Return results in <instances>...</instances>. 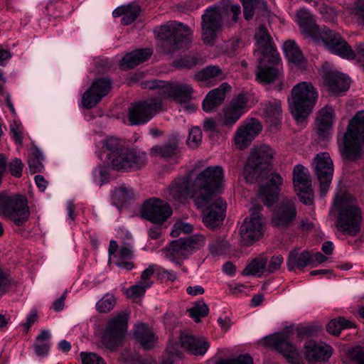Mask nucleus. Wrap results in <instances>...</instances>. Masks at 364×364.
<instances>
[{
  "label": "nucleus",
  "mask_w": 364,
  "mask_h": 364,
  "mask_svg": "<svg viewBox=\"0 0 364 364\" xmlns=\"http://www.w3.org/2000/svg\"><path fill=\"white\" fill-rule=\"evenodd\" d=\"M205 62V58L199 53L191 55H186L178 60H174L173 65L179 69H191L197 65H202Z\"/></svg>",
  "instance_id": "obj_44"
},
{
  "label": "nucleus",
  "mask_w": 364,
  "mask_h": 364,
  "mask_svg": "<svg viewBox=\"0 0 364 364\" xmlns=\"http://www.w3.org/2000/svg\"><path fill=\"white\" fill-rule=\"evenodd\" d=\"M244 9V17L247 21L252 18L255 9L259 6H264L262 0H241Z\"/></svg>",
  "instance_id": "obj_52"
},
{
  "label": "nucleus",
  "mask_w": 364,
  "mask_h": 364,
  "mask_svg": "<svg viewBox=\"0 0 364 364\" xmlns=\"http://www.w3.org/2000/svg\"><path fill=\"white\" fill-rule=\"evenodd\" d=\"M0 215L9 218L17 226L23 225L30 216L26 197L20 194H0Z\"/></svg>",
  "instance_id": "obj_9"
},
{
  "label": "nucleus",
  "mask_w": 364,
  "mask_h": 364,
  "mask_svg": "<svg viewBox=\"0 0 364 364\" xmlns=\"http://www.w3.org/2000/svg\"><path fill=\"white\" fill-rule=\"evenodd\" d=\"M287 265L289 271L294 270L296 267L301 269L310 264V252L303 251L298 254L296 250L291 251L287 260Z\"/></svg>",
  "instance_id": "obj_41"
},
{
  "label": "nucleus",
  "mask_w": 364,
  "mask_h": 364,
  "mask_svg": "<svg viewBox=\"0 0 364 364\" xmlns=\"http://www.w3.org/2000/svg\"><path fill=\"white\" fill-rule=\"evenodd\" d=\"M152 55L150 48L136 49L125 55L119 63L123 70L132 69L146 61Z\"/></svg>",
  "instance_id": "obj_36"
},
{
  "label": "nucleus",
  "mask_w": 364,
  "mask_h": 364,
  "mask_svg": "<svg viewBox=\"0 0 364 364\" xmlns=\"http://www.w3.org/2000/svg\"><path fill=\"white\" fill-rule=\"evenodd\" d=\"M282 48L289 61L299 67H301L304 65L305 58L300 48L294 41H286L283 44Z\"/></svg>",
  "instance_id": "obj_39"
},
{
  "label": "nucleus",
  "mask_w": 364,
  "mask_h": 364,
  "mask_svg": "<svg viewBox=\"0 0 364 364\" xmlns=\"http://www.w3.org/2000/svg\"><path fill=\"white\" fill-rule=\"evenodd\" d=\"M151 284L148 282H141L138 284L133 285L127 290L129 296L139 297L145 294L146 289L150 287Z\"/></svg>",
  "instance_id": "obj_56"
},
{
  "label": "nucleus",
  "mask_w": 364,
  "mask_h": 364,
  "mask_svg": "<svg viewBox=\"0 0 364 364\" xmlns=\"http://www.w3.org/2000/svg\"><path fill=\"white\" fill-rule=\"evenodd\" d=\"M267 61L270 63L269 66L259 65L257 68L256 80L259 83L269 84L272 82L279 75L277 65L279 60L275 63L271 61V58H267Z\"/></svg>",
  "instance_id": "obj_38"
},
{
  "label": "nucleus",
  "mask_w": 364,
  "mask_h": 364,
  "mask_svg": "<svg viewBox=\"0 0 364 364\" xmlns=\"http://www.w3.org/2000/svg\"><path fill=\"white\" fill-rule=\"evenodd\" d=\"M10 280L8 275L0 269V296L8 291Z\"/></svg>",
  "instance_id": "obj_64"
},
{
  "label": "nucleus",
  "mask_w": 364,
  "mask_h": 364,
  "mask_svg": "<svg viewBox=\"0 0 364 364\" xmlns=\"http://www.w3.org/2000/svg\"><path fill=\"white\" fill-rule=\"evenodd\" d=\"M141 214L152 223L162 225L171 215L172 209L165 201L152 198L144 203Z\"/></svg>",
  "instance_id": "obj_17"
},
{
  "label": "nucleus",
  "mask_w": 364,
  "mask_h": 364,
  "mask_svg": "<svg viewBox=\"0 0 364 364\" xmlns=\"http://www.w3.org/2000/svg\"><path fill=\"white\" fill-rule=\"evenodd\" d=\"M183 353L178 349V344L170 343L162 357L161 364H180Z\"/></svg>",
  "instance_id": "obj_47"
},
{
  "label": "nucleus",
  "mask_w": 364,
  "mask_h": 364,
  "mask_svg": "<svg viewBox=\"0 0 364 364\" xmlns=\"http://www.w3.org/2000/svg\"><path fill=\"white\" fill-rule=\"evenodd\" d=\"M257 51L261 54L259 63H262L266 58H271V61L275 63L280 60L279 53L273 43L272 38L267 28L260 25L255 34Z\"/></svg>",
  "instance_id": "obj_24"
},
{
  "label": "nucleus",
  "mask_w": 364,
  "mask_h": 364,
  "mask_svg": "<svg viewBox=\"0 0 364 364\" xmlns=\"http://www.w3.org/2000/svg\"><path fill=\"white\" fill-rule=\"evenodd\" d=\"M324 84L331 92L338 94L349 89L350 79L340 72L331 71L326 74Z\"/></svg>",
  "instance_id": "obj_33"
},
{
  "label": "nucleus",
  "mask_w": 364,
  "mask_h": 364,
  "mask_svg": "<svg viewBox=\"0 0 364 364\" xmlns=\"http://www.w3.org/2000/svg\"><path fill=\"white\" fill-rule=\"evenodd\" d=\"M364 146V111L358 112L349 121L343 136L341 155L348 161L357 160Z\"/></svg>",
  "instance_id": "obj_4"
},
{
  "label": "nucleus",
  "mask_w": 364,
  "mask_h": 364,
  "mask_svg": "<svg viewBox=\"0 0 364 364\" xmlns=\"http://www.w3.org/2000/svg\"><path fill=\"white\" fill-rule=\"evenodd\" d=\"M354 324L344 317L332 319L326 325V331L333 335H338L343 329L350 328Z\"/></svg>",
  "instance_id": "obj_48"
},
{
  "label": "nucleus",
  "mask_w": 364,
  "mask_h": 364,
  "mask_svg": "<svg viewBox=\"0 0 364 364\" xmlns=\"http://www.w3.org/2000/svg\"><path fill=\"white\" fill-rule=\"evenodd\" d=\"M129 315V311L125 310L108 320L102 337V342L107 348L113 350L120 345L127 333Z\"/></svg>",
  "instance_id": "obj_10"
},
{
  "label": "nucleus",
  "mask_w": 364,
  "mask_h": 364,
  "mask_svg": "<svg viewBox=\"0 0 364 364\" xmlns=\"http://www.w3.org/2000/svg\"><path fill=\"white\" fill-rule=\"evenodd\" d=\"M293 184L299 200L306 205L313 203L314 192L309 171L301 164H297L293 170Z\"/></svg>",
  "instance_id": "obj_16"
},
{
  "label": "nucleus",
  "mask_w": 364,
  "mask_h": 364,
  "mask_svg": "<svg viewBox=\"0 0 364 364\" xmlns=\"http://www.w3.org/2000/svg\"><path fill=\"white\" fill-rule=\"evenodd\" d=\"M224 178V171L221 166H208L201 171L196 178L194 186L196 193L194 196V203L198 208H201L207 204L212 196H217Z\"/></svg>",
  "instance_id": "obj_2"
},
{
  "label": "nucleus",
  "mask_w": 364,
  "mask_h": 364,
  "mask_svg": "<svg viewBox=\"0 0 364 364\" xmlns=\"http://www.w3.org/2000/svg\"><path fill=\"white\" fill-rule=\"evenodd\" d=\"M295 21L304 35L311 37L314 42L318 41L323 28L316 24V19L309 10L304 8L298 10Z\"/></svg>",
  "instance_id": "obj_30"
},
{
  "label": "nucleus",
  "mask_w": 364,
  "mask_h": 364,
  "mask_svg": "<svg viewBox=\"0 0 364 364\" xmlns=\"http://www.w3.org/2000/svg\"><path fill=\"white\" fill-rule=\"evenodd\" d=\"M208 307L204 302H198L191 308L188 311L190 316L195 322L198 323L200 321V318L208 315Z\"/></svg>",
  "instance_id": "obj_53"
},
{
  "label": "nucleus",
  "mask_w": 364,
  "mask_h": 364,
  "mask_svg": "<svg viewBox=\"0 0 364 364\" xmlns=\"http://www.w3.org/2000/svg\"><path fill=\"white\" fill-rule=\"evenodd\" d=\"M103 147L108 151L107 155H112L125 148L122 141L114 136H108L103 141Z\"/></svg>",
  "instance_id": "obj_54"
},
{
  "label": "nucleus",
  "mask_w": 364,
  "mask_h": 364,
  "mask_svg": "<svg viewBox=\"0 0 364 364\" xmlns=\"http://www.w3.org/2000/svg\"><path fill=\"white\" fill-rule=\"evenodd\" d=\"M134 336L136 340L145 349L153 348L158 340V337L153 330L144 323L135 326Z\"/></svg>",
  "instance_id": "obj_37"
},
{
  "label": "nucleus",
  "mask_w": 364,
  "mask_h": 364,
  "mask_svg": "<svg viewBox=\"0 0 364 364\" xmlns=\"http://www.w3.org/2000/svg\"><path fill=\"white\" fill-rule=\"evenodd\" d=\"M82 364H106L104 360L94 353L81 352Z\"/></svg>",
  "instance_id": "obj_58"
},
{
  "label": "nucleus",
  "mask_w": 364,
  "mask_h": 364,
  "mask_svg": "<svg viewBox=\"0 0 364 364\" xmlns=\"http://www.w3.org/2000/svg\"><path fill=\"white\" fill-rule=\"evenodd\" d=\"M231 89L227 82L222 83L218 87L210 91L203 101V109L205 112H213L221 105L225 99V95Z\"/></svg>",
  "instance_id": "obj_32"
},
{
  "label": "nucleus",
  "mask_w": 364,
  "mask_h": 364,
  "mask_svg": "<svg viewBox=\"0 0 364 364\" xmlns=\"http://www.w3.org/2000/svg\"><path fill=\"white\" fill-rule=\"evenodd\" d=\"M348 354L357 364H364V347L355 346L349 350Z\"/></svg>",
  "instance_id": "obj_61"
},
{
  "label": "nucleus",
  "mask_w": 364,
  "mask_h": 364,
  "mask_svg": "<svg viewBox=\"0 0 364 364\" xmlns=\"http://www.w3.org/2000/svg\"><path fill=\"white\" fill-rule=\"evenodd\" d=\"M264 341L267 346L276 350L287 359L294 358L297 355L296 347L289 342L288 329L267 336Z\"/></svg>",
  "instance_id": "obj_27"
},
{
  "label": "nucleus",
  "mask_w": 364,
  "mask_h": 364,
  "mask_svg": "<svg viewBox=\"0 0 364 364\" xmlns=\"http://www.w3.org/2000/svg\"><path fill=\"white\" fill-rule=\"evenodd\" d=\"M196 188L189 176L175 180L166 190V198L169 200L183 202L188 197L194 200Z\"/></svg>",
  "instance_id": "obj_25"
},
{
  "label": "nucleus",
  "mask_w": 364,
  "mask_h": 364,
  "mask_svg": "<svg viewBox=\"0 0 364 364\" xmlns=\"http://www.w3.org/2000/svg\"><path fill=\"white\" fill-rule=\"evenodd\" d=\"M195 77L198 81L210 82L214 80H222L225 77V75L219 66L211 65L198 72Z\"/></svg>",
  "instance_id": "obj_42"
},
{
  "label": "nucleus",
  "mask_w": 364,
  "mask_h": 364,
  "mask_svg": "<svg viewBox=\"0 0 364 364\" xmlns=\"http://www.w3.org/2000/svg\"><path fill=\"white\" fill-rule=\"evenodd\" d=\"M112 81L107 77L95 80L82 97V105L86 109L95 107L112 89Z\"/></svg>",
  "instance_id": "obj_22"
},
{
  "label": "nucleus",
  "mask_w": 364,
  "mask_h": 364,
  "mask_svg": "<svg viewBox=\"0 0 364 364\" xmlns=\"http://www.w3.org/2000/svg\"><path fill=\"white\" fill-rule=\"evenodd\" d=\"M315 43H323L331 53L343 58L349 60L355 57L354 51L341 34L326 26L323 27V31L319 35L318 41Z\"/></svg>",
  "instance_id": "obj_15"
},
{
  "label": "nucleus",
  "mask_w": 364,
  "mask_h": 364,
  "mask_svg": "<svg viewBox=\"0 0 364 364\" xmlns=\"http://www.w3.org/2000/svg\"><path fill=\"white\" fill-rule=\"evenodd\" d=\"M318 99V92L311 82H301L291 90L289 104L291 114L298 124L302 123L312 112Z\"/></svg>",
  "instance_id": "obj_3"
},
{
  "label": "nucleus",
  "mask_w": 364,
  "mask_h": 364,
  "mask_svg": "<svg viewBox=\"0 0 364 364\" xmlns=\"http://www.w3.org/2000/svg\"><path fill=\"white\" fill-rule=\"evenodd\" d=\"M141 6L136 4H129L126 5L124 16L121 18V23L124 26L132 24L139 16Z\"/></svg>",
  "instance_id": "obj_50"
},
{
  "label": "nucleus",
  "mask_w": 364,
  "mask_h": 364,
  "mask_svg": "<svg viewBox=\"0 0 364 364\" xmlns=\"http://www.w3.org/2000/svg\"><path fill=\"white\" fill-rule=\"evenodd\" d=\"M203 223L210 229L219 227L225 219L226 203L218 196H212L211 200L204 205Z\"/></svg>",
  "instance_id": "obj_19"
},
{
  "label": "nucleus",
  "mask_w": 364,
  "mask_h": 364,
  "mask_svg": "<svg viewBox=\"0 0 364 364\" xmlns=\"http://www.w3.org/2000/svg\"><path fill=\"white\" fill-rule=\"evenodd\" d=\"M262 130L261 122L255 118H247L242 122L237 129L234 141L239 149H246Z\"/></svg>",
  "instance_id": "obj_20"
},
{
  "label": "nucleus",
  "mask_w": 364,
  "mask_h": 364,
  "mask_svg": "<svg viewBox=\"0 0 364 364\" xmlns=\"http://www.w3.org/2000/svg\"><path fill=\"white\" fill-rule=\"evenodd\" d=\"M267 259L266 257L256 258L243 269V274L260 277L267 270Z\"/></svg>",
  "instance_id": "obj_45"
},
{
  "label": "nucleus",
  "mask_w": 364,
  "mask_h": 364,
  "mask_svg": "<svg viewBox=\"0 0 364 364\" xmlns=\"http://www.w3.org/2000/svg\"><path fill=\"white\" fill-rule=\"evenodd\" d=\"M204 245L202 235H193L186 238H179L172 241L166 247V256L171 262L179 263L195 250Z\"/></svg>",
  "instance_id": "obj_13"
},
{
  "label": "nucleus",
  "mask_w": 364,
  "mask_h": 364,
  "mask_svg": "<svg viewBox=\"0 0 364 364\" xmlns=\"http://www.w3.org/2000/svg\"><path fill=\"white\" fill-rule=\"evenodd\" d=\"M272 149L266 144L255 146L252 149L247 163L244 167V173L247 181L257 179L266 170L274 156Z\"/></svg>",
  "instance_id": "obj_11"
},
{
  "label": "nucleus",
  "mask_w": 364,
  "mask_h": 364,
  "mask_svg": "<svg viewBox=\"0 0 364 364\" xmlns=\"http://www.w3.org/2000/svg\"><path fill=\"white\" fill-rule=\"evenodd\" d=\"M282 183L283 179L279 174L272 173L268 182L259 187L258 197L267 206H270L277 201Z\"/></svg>",
  "instance_id": "obj_31"
},
{
  "label": "nucleus",
  "mask_w": 364,
  "mask_h": 364,
  "mask_svg": "<svg viewBox=\"0 0 364 364\" xmlns=\"http://www.w3.org/2000/svg\"><path fill=\"white\" fill-rule=\"evenodd\" d=\"M193 230V226L188 223L183 222L182 220H178L173 225L171 235L173 237H176L179 235L181 232L183 233H190Z\"/></svg>",
  "instance_id": "obj_57"
},
{
  "label": "nucleus",
  "mask_w": 364,
  "mask_h": 364,
  "mask_svg": "<svg viewBox=\"0 0 364 364\" xmlns=\"http://www.w3.org/2000/svg\"><path fill=\"white\" fill-rule=\"evenodd\" d=\"M248 94L241 92L233 97L230 103L223 109V124L232 127L246 112Z\"/></svg>",
  "instance_id": "obj_23"
},
{
  "label": "nucleus",
  "mask_w": 364,
  "mask_h": 364,
  "mask_svg": "<svg viewBox=\"0 0 364 364\" xmlns=\"http://www.w3.org/2000/svg\"><path fill=\"white\" fill-rule=\"evenodd\" d=\"M284 262L283 257L281 255H274L269 261L267 271L269 273H273L278 271Z\"/></svg>",
  "instance_id": "obj_62"
},
{
  "label": "nucleus",
  "mask_w": 364,
  "mask_h": 364,
  "mask_svg": "<svg viewBox=\"0 0 364 364\" xmlns=\"http://www.w3.org/2000/svg\"><path fill=\"white\" fill-rule=\"evenodd\" d=\"M44 157L42 152L38 148H34L28 158V164L31 173L42 172L44 169L43 161Z\"/></svg>",
  "instance_id": "obj_49"
},
{
  "label": "nucleus",
  "mask_w": 364,
  "mask_h": 364,
  "mask_svg": "<svg viewBox=\"0 0 364 364\" xmlns=\"http://www.w3.org/2000/svg\"><path fill=\"white\" fill-rule=\"evenodd\" d=\"M312 166L320 183L321 192L324 195L328 190L333 175V164L329 154H317L312 162Z\"/></svg>",
  "instance_id": "obj_18"
},
{
  "label": "nucleus",
  "mask_w": 364,
  "mask_h": 364,
  "mask_svg": "<svg viewBox=\"0 0 364 364\" xmlns=\"http://www.w3.org/2000/svg\"><path fill=\"white\" fill-rule=\"evenodd\" d=\"M334 117L335 112L331 106L326 105L318 112L315 124L319 136L326 137L328 135L333 126Z\"/></svg>",
  "instance_id": "obj_34"
},
{
  "label": "nucleus",
  "mask_w": 364,
  "mask_h": 364,
  "mask_svg": "<svg viewBox=\"0 0 364 364\" xmlns=\"http://www.w3.org/2000/svg\"><path fill=\"white\" fill-rule=\"evenodd\" d=\"M117 299L112 294H105L101 299L96 303V309L100 313H108L115 306Z\"/></svg>",
  "instance_id": "obj_51"
},
{
  "label": "nucleus",
  "mask_w": 364,
  "mask_h": 364,
  "mask_svg": "<svg viewBox=\"0 0 364 364\" xmlns=\"http://www.w3.org/2000/svg\"><path fill=\"white\" fill-rule=\"evenodd\" d=\"M112 197L117 205H122L134 197V191L132 188L123 184L114 188Z\"/></svg>",
  "instance_id": "obj_46"
},
{
  "label": "nucleus",
  "mask_w": 364,
  "mask_h": 364,
  "mask_svg": "<svg viewBox=\"0 0 364 364\" xmlns=\"http://www.w3.org/2000/svg\"><path fill=\"white\" fill-rule=\"evenodd\" d=\"M216 364H253V359L248 355H242L235 358L223 359Z\"/></svg>",
  "instance_id": "obj_60"
},
{
  "label": "nucleus",
  "mask_w": 364,
  "mask_h": 364,
  "mask_svg": "<svg viewBox=\"0 0 364 364\" xmlns=\"http://www.w3.org/2000/svg\"><path fill=\"white\" fill-rule=\"evenodd\" d=\"M108 164L114 170L122 172H129L144 168L147 164L146 151L125 147L112 155H107Z\"/></svg>",
  "instance_id": "obj_8"
},
{
  "label": "nucleus",
  "mask_w": 364,
  "mask_h": 364,
  "mask_svg": "<svg viewBox=\"0 0 364 364\" xmlns=\"http://www.w3.org/2000/svg\"><path fill=\"white\" fill-rule=\"evenodd\" d=\"M133 256L132 247L129 244L122 245L115 255L119 259H131Z\"/></svg>",
  "instance_id": "obj_63"
},
{
  "label": "nucleus",
  "mask_w": 364,
  "mask_h": 364,
  "mask_svg": "<svg viewBox=\"0 0 364 364\" xmlns=\"http://www.w3.org/2000/svg\"><path fill=\"white\" fill-rule=\"evenodd\" d=\"M142 87L145 89L159 90L161 98H172L179 104H188L185 107L187 110L194 112L197 109L196 105L189 104L192 99L193 88L188 84L153 80L143 82Z\"/></svg>",
  "instance_id": "obj_5"
},
{
  "label": "nucleus",
  "mask_w": 364,
  "mask_h": 364,
  "mask_svg": "<svg viewBox=\"0 0 364 364\" xmlns=\"http://www.w3.org/2000/svg\"><path fill=\"white\" fill-rule=\"evenodd\" d=\"M161 109V100L151 98L132 103L128 112L130 125L144 124L149 122Z\"/></svg>",
  "instance_id": "obj_14"
},
{
  "label": "nucleus",
  "mask_w": 364,
  "mask_h": 364,
  "mask_svg": "<svg viewBox=\"0 0 364 364\" xmlns=\"http://www.w3.org/2000/svg\"><path fill=\"white\" fill-rule=\"evenodd\" d=\"M262 206L257 205L250 210V215L247 217L240 228L241 241L244 245L249 246L259 240L263 235L265 220L260 211Z\"/></svg>",
  "instance_id": "obj_12"
},
{
  "label": "nucleus",
  "mask_w": 364,
  "mask_h": 364,
  "mask_svg": "<svg viewBox=\"0 0 364 364\" xmlns=\"http://www.w3.org/2000/svg\"><path fill=\"white\" fill-rule=\"evenodd\" d=\"M260 110L266 121L271 125H278L282 115L280 100L272 99L260 104Z\"/></svg>",
  "instance_id": "obj_35"
},
{
  "label": "nucleus",
  "mask_w": 364,
  "mask_h": 364,
  "mask_svg": "<svg viewBox=\"0 0 364 364\" xmlns=\"http://www.w3.org/2000/svg\"><path fill=\"white\" fill-rule=\"evenodd\" d=\"M178 149V141L176 138L170 139L167 142L161 145H155L150 149V154L154 156L161 158H171L176 154Z\"/></svg>",
  "instance_id": "obj_40"
},
{
  "label": "nucleus",
  "mask_w": 364,
  "mask_h": 364,
  "mask_svg": "<svg viewBox=\"0 0 364 364\" xmlns=\"http://www.w3.org/2000/svg\"><path fill=\"white\" fill-rule=\"evenodd\" d=\"M295 200V198H287L282 201L272 218L274 226L289 228L294 223L297 215Z\"/></svg>",
  "instance_id": "obj_26"
},
{
  "label": "nucleus",
  "mask_w": 364,
  "mask_h": 364,
  "mask_svg": "<svg viewBox=\"0 0 364 364\" xmlns=\"http://www.w3.org/2000/svg\"><path fill=\"white\" fill-rule=\"evenodd\" d=\"M334 207L338 210L336 228L350 236L357 235L360 231L361 210L357 201L348 195H338L334 199Z\"/></svg>",
  "instance_id": "obj_1"
},
{
  "label": "nucleus",
  "mask_w": 364,
  "mask_h": 364,
  "mask_svg": "<svg viewBox=\"0 0 364 364\" xmlns=\"http://www.w3.org/2000/svg\"><path fill=\"white\" fill-rule=\"evenodd\" d=\"M230 6L229 0L209 6L201 17V36L206 45H213L223 27V14Z\"/></svg>",
  "instance_id": "obj_7"
},
{
  "label": "nucleus",
  "mask_w": 364,
  "mask_h": 364,
  "mask_svg": "<svg viewBox=\"0 0 364 364\" xmlns=\"http://www.w3.org/2000/svg\"><path fill=\"white\" fill-rule=\"evenodd\" d=\"M50 348V333L48 330H42L34 343L35 352L38 356H46Z\"/></svg>",
  "instance_id": "obj_43"
},
{
  "label": "nucleus",
  "mask_w": 364,
  "mask_h": 364,
  "mask_svg": "<svg viewBox=\"0 0 364 364\" xmlns=\"http://www.w3.org/2000/svg\"><path fill=\"white\" fill-rule=\"evenodd\" d=\"M178 339L181 348L194 355H204L209 348L204 337L195 336L188 331H181Z\"/></svg>",
  "instance_id": "obj_29"
},
{
  "label": "nucleus",
  "mask_w": 364,
  "mask_h": 364,
  "mask_svg": "<svg viewBox=\"0 0 364 364\" xmlns=\"http://www.w3.org/2000/svg\"><path fill=\"white\" fill-rule=\"evenodd\" d=\"M23 164L18 158H15L8 164V170L9 173L16 178H19L22 175Z\"/></svg>",
  "instance_id": "obj_59"
},
{
  "label": "nucleus",
  "mask_w": 364,
  "mask_h": 364,
  "mask_svg": "<svg viewBox=\"0 0 364 364\" xmlns=\"http://www.w3.org/2000/svg\"><path fill=\"white\" fill-rule=\"evenodd\" d=\"M202 141V131L198 127L191 129L187 139V144L191 149H196Z\"/></svg>",
  "instance_id": "obj_55"
},
{
  "label": "nucleus",
  "mask_w": 364,
  "mask_h": 364,
  "mask_svg": "<svg viewBox=\"0 0 364 364\" xmlns=\"http://www.w3.org/2000/svg\"><path fill=\"white\" fill-rule=\"evenodd\" d=\"M262 130L261 122L255 118H247L242 122L237 129L234 141L239 149H246Z\"/></svg>",
  "instance_id": "obj_21"
},
{
  "label": "nucleus",
  "mask_w": 364,
  "mask_h": 364,
  "mask_svg": "<svg viewBox=\"0 0 364 364\" xmlns=\"http://www.w3.org/2000/svg\"><path fill=\"white\" fill-rule=\"evenodd\" d=\"M161 38L164 39L161 46L167 54L187 48L191 42L192 31L184 24L176 21L168 22L161 26Z\"/></svg>",
  "instance_id": "obj_6"
},
{
  "label": "nucleus",
  "mask_w": 364,
  "mask_h": 364,
  "mask_svg": "<svg viewBox=\"0 0 364 364\" xmlns=\"http://www.w3.org/2000/svg\"><path fill=\"white\" fill-rule=\"evenodd\" d=\"M332 355V348L323 343L308 341L304 345V356L311 364H324Z\"/></svg>",
  "instance_id": "obj_28"
}]
</instances>
